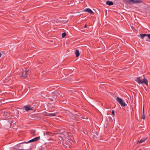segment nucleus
<instances>
[{
  "label": "nucleus",
  "instance_id": "20",
  "mask_svg": "<svg viewBox=\"0 0 150 150\" xmlns=\"http://www.w3.org/2000/svg\"><path fill=\"white\" fill-rule=\"evenodd\" d=\"M39 150H44V149L43 147H41L40 148H39Z\"/></svg>",
  "mask_w": 150,
  "mask_h": 150
},
{
  "label": "nucleus",
  "instance_id": "25",
  "mask_svg": "<svg viewBox=\"0 0 150 150\" xmlns=\"http://www.w3.org/2000/svg\"><path fill=\"white\" fill-rule=\"evenodd\" d=\"M1 56H2L1 54L0 53V58L1 57Z\"/></svg>",
  "mask_w": 150,
  "mask_h": 150
},
{
  "label": "nucleus",
  "instance_id": "23",
  "mask_svg": "<svg viewBox=\"0 0 150 150\" xmlns=\"http://www.w3.org/2000/svg\"><path fill=\"white\" fill-rule=\"evenodd\" d=\"M59 139H61L62 140H63V138L61 136H59Z\"/></svg>",
  "mask_w": 150,
  "mask_h": 150
},
{
  "label": "nucleus",
  "instance_id": "16",
  "mask_svg": "<svg viewBox=\"0 0 150 150\" xmlns=\"http://www.w3.org/2000/svg\"><path fill=\"white\" fill-rule=\"evenodd\" d=\"M57 114V112H56L54 113H52L49 114L48 115H47V116H56V114Z\"/></svg>",
  "mask_w": 150,
  "mask_h": 150
},
{
  "label": "nucleus",
  "instance_id": "26",
  "mask_svg": "<svg viewBox=\"0 0 150 150\" xmlns=\"http://www.w3.org/2000/svg\"><path fill=\"white\" fill-rule=\"evenodd\" d=\"M13 122H13H12V123H13V124H14L15 123Z\"/></svg>",
  "mask_w": 150,
  "mask_h": 150
},
{
  "label": "nucleus",
  "instance_id": "8",
  "mask_svg": "<svg viewBox=\"0 0 150 150\" xmlns=\"http://www.w3.org/2000/svg\"><path fill=\"white\" fill-rule=\"evenodd\" d=\"M24 108L25 110L27 111L31 110H33V108L31 107L29 105H25L24 107Z\"/></svg>",
  "mask_w": 150,
  "mask_h": 150
},
{
  "label": "nucleus",
  "instance_id": "21",
  "mask_svg": "<svg viewBox=\"0 0 150 150\" xmlns=\"http://www.w3.org/2000/svg\"><path fill=\"white\" fill-rule=\"evenodd\" d=\"M147 37L150 40V33L147 34Z\"/></svg>",
  "mask_w": 150,
  "mask_h": 150
},
{
  "label": "nucleus",
  "instance_id": "9",
  "mask_svg": "<svg viewBox=\"0 0 150 150\" xmlns=\"http://www.w3.org/2000/svg\"><path fill=\"white\" fill-rule=\"evenodd\" d=\"M50 101H53V103L57 101V97L56 96H52L51 98H50Z\"/></svg>",
  "mask_w": 150,
  "mask_h": 150
},
{
  "label": "nucleus",
  "instance_id": "27",
  "mask_svg": "<svg viewBox=\"0 0 150 150\" xmlns=\"http://www.w3.org/2000/svg\"><path fill=\"white\" fill-rule=\"evenodd\" d=\"M12 123H10V125H11V126H12Z\"/></svg>",
  "mask_w": 150,
  "mask_h": 150
},
{
  "label": "nucleus",
  "instance_id": "19",
  "mask_svg": "<svg viewBox=\"0 0 150 150\" xmlns=\"http://www.w3.org/2000/svg\"><path fill=\"white\" fill-rule=\"evenodd\" d=\"M111 113L114 116L115 115V111H114V110H112V111Z\"/></svg>",
  "mask_w": 150,
  "mask_h": 150
},
{
  "label": "nucleus",
  "instance_id": "22",
  "mask_svg": "<svg viewBox=\"0 0 150 150\" xmlns=\"http://www.w3.org/2000/svg\"><path fill=\"white\" fill-rule=\"evenodd\" d=\"M142 114H144V107H143V109L142 110Z\"/></svg>",
  "mask_w": 150,
  "mask_h": 150
},
{
  "label": "nucleus",
  "instance_id": "6",
  "mask_svg": "<svg viewBox=\"0 0 150 150\" xmlns=\"http://www.w3.org/2000/svg\"><path fill=\"white\" fill-rule=\"evenodd\" d=\"M29 76V75L28 74V71L25 70L23 72L21 76L23 77V78L25 79L28 78Z\"/></svg>",
  "mask_w": 150,
  "mask_h": 150
},
{
  "label": "nucleus",
  "instance_id": "15",
  "mask_svg": "<svg viewBox=\"0 0 150 150\" xmlns=\"http://www.w3.org/2000/svg\"><path fill=\"white\" fill-rule=\"evenodd\" d=\"M46 134L47 136H51L53 135V134L50 132H46Z\"/></svg>",
  "mask_w": 150,
  "mask_h": 150
},
{
  "label": "nucleus",
  "instance_id": "5",
  "mask_svg": "<svg viewBox=\"0 0 150 150\" xmlns=\"http://www.w3.org/2000/svg\"><path fill=\"white\" fill-rule=\"evenodd\" d=\"M117 100L122 106H125L127 105V104L125 103L124 100L121 98L119 97L117 98Z\"/></svg>",
  "mask_w": 150,
  "mask_h": 150
},
{
  "label": "nucleus",
  "instance_id": "4",
  "mask_svg": "<svg viewBox=\"0 0 150 150\" xmlns=\"http://www.w3.org/2000/svg\"><path fill=\"white\" fill-rule=\"evenodd\" d=\"M24 147H26V148H25V149H18V148H16L15 147H12L11 148L13 150H18L20 149L21 150H30L31 149V147L29 145H24Z\"/></svg>",
  "mask_w": 150,
  "mask_h": 150
},
{
  "label": "nucleus",
  "instance_id": "17",
  "mask_svg": "<svg viewBox=\"0 0 150 150\" xmlns=\"http://www.w3.org/2000/svg\"><path fill=\"white\" fill-rule=\"evenodd\" d=\"M67 35L66 33L64 32L62 33V37L64 38Z\"/></svg>",
  "mask_w": 150,
  "mask_h": 150
},
{
  "label": "nucleus",
  "instance_id": "11",
  "mask_svg": "<svg viewBox=\"0 0 150 150\" xmlns=\"http://www.w3.org/2000/svg\"><path fill=\"white\" fill-rule=\"evenodd\" d=\"M106 4L108 6H112L113 4V2L112 1H107L106 2Z\"/></svg>",
  "mask_w": 150,
  "mask_h": 150
},
{
  "label": "nucleus",
  "instance_id": "24",
  "mask_svg": "<svg viewBox=\"0 0 150 150\" xmlns=\"http://www.w3.org/2000/svg\"><path fill=\"white\" fill-rule=\"evenodd\" d=\"M86 27H87V25L86 24H85L84 26V28H86Z\"/></svg>",
  "mask_w": 150,
  "mask_h": 150
},
{
  "label": "nucleus",
  "instance_id": "7",
  "mask_svg": "<svg viewBox=\"0 0 150 150\" xmlns=\"http://www.w3.org/2000/svg\"><path fill=\"white\" fill-rule=\"evenodd\" d=\"M40 139V137L39 136L35 138L30 140H29L28 142H25L24 143H30L31 142H35L36 141L39 140Z\"/></svg>",
  "mask_w": 150,
  "mask_h": 150
},
{
  "label": "nucleus",
  "instance_id": "14",
  "mask_svg": "<svg viewBox=\"0 0 150 150\" xmlns=\"http://www.w3.org/2000/svg\"><path fill=\"white\" fill-rule=\"evenodd\" d=\"M146 139V138H143L141 140H140L139 141H138L137 143L138 144L142 143L144 142Z\"/></svg>",
  "mask_w": 150,
  "mask_h": 150
},
{
  "label": "nucleus",
  "instance_id": "13",
  "mask_svg": "<svg viewBox=\"0 0 150 150\" xmlns=\"http://www.w3.org/2000/svg\"><path fill=\"white\" fill-rule=\"evenodd\" d=\"M75 54H76V57H79L80 55V53L79 51L78 50H75Z\"/></svg>",
  "mask_w": 150,
  "mask_h": 150
},
{
  "label": "nucleus",
  "instance_id": "2",
  "mask_svg": "<svg viewBox=\"0 0 150 150\" xmlns=\"http://www.w3.org/2000/svg\"><path fill=\"white\" fill-rule=\"evenodd\" d=\"M72 142L73 141L72 140L67 139L64 142L63 144V146L65 148H70L72 144Z\"/></svg>",
  "mask_w": 150,
  "mask_h": 150
},
{
  "label": "nucleus",
  "instance_id": "18",
  "mask_svg": "<svg viewBox=\"0 0 150 150\" xmlns=\"http://www.w3.org/2000/svg\"><path fill=\"white\" fill-rule=\"evenodd\" d=\"M142 118L143 120H144L145 119V116L144 114H142Z\"/></svg>",
  "mask_w": 150,
  "mask_h": 150
},
{
  "label": "nucleus",
  "instance_id": "12",
  "mask_svg": "<svg viewBox=\"0 0 150 150\" xmlns=\"http://www.w3.org/2000/svg\"><path fill=\"white\" fill-rule=\"evenodd\" d=\"M139 37H140V38L141 39L143 38L144 37L146 36H147V34H140L139 36Z\"/></svg>",
  "mask_w": 150,
  "mask_h": 150
},
{
  "label": "nucleus",
  "instance_id": "1",
  "mask_svg": "<svg viewBox=\"0 0 150 150\" xmlns=\"http://www.w3.org/2000/svg\"><path fill=\"white\" fill-rule=\"evenodd\" d=\"M144 78L142 79V77L140 76L137 78L135 81L137 82L139 84L143 83L145 84L147 86L148 84V81L147 79L145 78L144 77V76L143 75Z\"/></svg>",
  "mask_w": 150,
  "mask_h": 150
},
{
  "label": "nucleus",
  "instance_id": "10",
  "mask_svg": "<svg viewBox=\"0 0 150 150\" xmlns=\"http://www.w3.org/2000/svg\"><path fill=\"white\" fill-rule=\"evenodd\" d=\"M83 11L88 12L91 14L94 13V12L89 8H86Z\"/></svg>",
  "mask_w": 150,
  "mask_h": 150
},
{
  "label": "nucleus",
  "instance_id": "3",
  "mask_svg": "<svg viewBox=\"0 0 150 150\" xmlns=\"http://www.w3.org/2000/svg\"><path fill=\"white\" fill-rule=\"evenodd\" d=\"M125 3L127 4H134L141 3L142 2L141 0H124Z\"/></svg>",
  "mask_w": 150,
  "mask_h": 150
}]
</instances>
